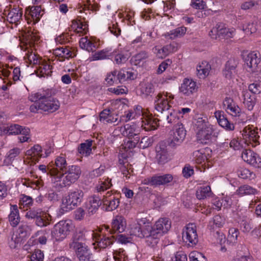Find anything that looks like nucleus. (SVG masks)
I'll return each mask as SVG.
<instances>
[{"instance_id": "16", "label": "nucleus", "mask_w": 261, "mask_h": 261, "mask_svg": "<svg viewBox=\"0 0 261 261\" xmlns=\"http://www.w3.org/2000/svg\"><path fill=\"white\" fill-rule=\"evenodd\" d=\"M242 158L245 162L255 167H261V158L250 149H243Z\"/></svg>"}, {"instance_id": "11", "label": "nucleus", "mask_w": 261, "mask_h": 261, "mask_svg": "<svg viewBox=\"0 0 261 261\" xmlns=\"http://www.w3.org/2000/svg\"><path fill=\"white\" fill-rule=\"evenodd\" d=\"M234 31L230 30L226 27L225 24L222 23H218L215 27L210 32L209 34L213 39H228L232 38Z\"/></svg>"}, {"instance_id": "23", "label": "nucleus", "mask_w": 261, "mask_h": 261, "mask_svg": "<svg viewBox=\"0 0 261 261\" xmlns=\"http://www.w3.org/2000/svg\"><path fill=\"white\" fill-rule=\"evenodd\" d=\"M85 236L82 231H76L74 233L72 242L69 243L70 248L74 251L78 250L84 247V246H87L85 242Z\"/></svg>"}, {"instance_id": "8", "label": "nucleus", "mask_w": 261, "mask_h": 261, "mask_svg": "<svg viewBox=\"0 0 261 261\" xmlns=\"http://www.w3.org/2000/svg\"><path fill=\"white\" fill-rule=\"evenodd\" d=\"M173 179V177L171 174H156L152 176L146 178L143 180L145 185H149L153 187H157L160 186H165L170 183Z\"/></svg>"}, {"instance_id": "27", "label": "nucleus", "mask_w": 261, "mask_h": 261, "mask_svg": "<svg viewBox=\"0 0 261 261\" xmlns=\"http://www.w3.org/2000/svg\"><path fill=\"white\" fill-rule=\"evenodd\" d=\"M80 261H95L94 256L88 246L74 251Z\"/></svg>"}, {"instance_id": "29", "label": "nucleus", "mask_w": 261, "mask_h": 261, "mask_svg": "<svg viewBox=\"0 0 261 261\" xmlns=\"http://www.w3.org/2000/svg\"><path fill=\"white\" fill-rule=\"evenodd\" d=\"M67 164L64 157L58 156L55 160V164L53 165L56 166V168H55L52 166L53 170H57L56 176L59 178L61 177V176H63L64 173L60 174V172H64L67 169Z\"/></svg>"}, {"instance_id": "56", "label": "nucleus", "mask_w": 261, "mask_h": 261, "mask_svg": "<svg viewBox=\"0 0 261 261\" xmlns=\"http://www.w3.org/2000/svg\"><path fill=\"white\" fill-rule=\"evenodd\" d=\"M228 233V240L232 243H236L237 242L238 237L240 233L239 230L237 228H231L229 229Z\"/></svg>"}, {"instance_id": "31", "label": "nucleus", "mask_w": 261, "mask_h": 261, "mask_svg": "<svg viewBox=\"0 0 261 261\" xmlns=\"http://www.w3.org/2000/svg\"><path fill=\"white\" fill-rule=\"evenodd\" d=\"M161 118L162 120H167L170 124H174L176 123V125H177L178 123H179L177 112L172 108L169 110L168 113L164 114Z\"/></svg>"}, {"instance_id": "37", "label": "nucleus", "mask_w": 261, "mask_h": 261, "mask_svg": "<svg viewBox=\"0 0 261 261\" xmlns=\"http://www.w3.org/2000/svg\"><path fill=\"white\" fill-rule=\"evenodd\" d=\"M196 194L199 200L210 197L212 195L211 188L209 186L200 187L197 190Z\"/></svg>"}, {"instance_id": "12", "label": "nucleus", "mask_w": 261, "mask_h": 261, "mask_svg": "<svg viewBox=\"0 0 261 261\" xmlns=\"http://www.w3.org/2000/svg\"><path fill=\"white\" fill-rule=\"evenodd\" d=\"M182 240L186 243L196 245L198 243V236L196 225L193 223H189L183 229Z\"/></svg>"}, {"instance_id": "4", "label": "nucleus", "mask_w": 261, "mask_h": 261, "mask_svg": "<svg viewBox=\"0 0 261 261\" xmlns=\"http://www.w3.org/2000/svg\"><path fill=\"white\" fill-rule=\"evenodd\" d=\"M186 130L182 123H178L175 126V129L167 140L168 145L172 148L179 146L185 140Z\"/></svg>"}, {"instance_id": "26", "label": "nucleus", "mask_w": 261, "mask_h": 261, "mask_svg": "<svg viewBox=\"0 0 261 261\" xmlns=\"http://www.w3.org/2000/svg\"><path fill=\"white\" fill-rule=\"evenodd\" d=\"M215 115L217 119L219 124L226 130H232L234 126L232 123L230 122L226 117L224 115V112L220 111H216Z\"/></svg>"}, {"instance_id": "41", "label": "nucleus", "mask_w": 261, "mask_h": 261, "mask_svg": "<svg viewBox=\"0 0 261 261\" xmlns=\"http://www.w3.org/2000/svg\"><path fill=\"white\" fill-rule=\"evenodd\" d=\"M236 192L237 194L240 196H244L251 194L254 195L257 193V191L255 188L249 185H244L239 187Z\"/></svg>"}, {"instance_id": "34", "label": "nucleus", "mask_w": 261, "mask_h": 261, "mask_svg": "<svg viewBox=\"0 0 261 261\" xmlns=\"http://www.w3.org/2000/svg\"><path fill=\"white\" fill-rule=\"evenodd\" d=\"M149 57L148 53L146 51H141L133 56L130 60V63L134 65H138L141 62H145Z\"/></svg>"}, {"instance_id": "60", "label": "nucleus", "mask_w": 261, "mask_h": 261, "mask_svg": "<svg viewBox=\"0 0 261 261\" xmlns=\"http://www.w3.org/2000/svg\"><path fill=\"white\" fill-rule=\"evenodd\" d=\"M140 137H136L134 139L127 138L126 142L124 143V148L131 149L136 147V145L139 143Z\"/></svg>"}, {"instance_id": "39", "label": "nucleus", "mask_w": 261, "mask_h": 261, "mask_svg": "<svg viewBox=\"0 0 261 261\" xmlns=\"http://www.w3.org/2000/svg\"><path fill=\"white\" fill-rule=\"evenodd\" d=\"M42 147L38 144L35 145L31 149L27 151V154L30 155L33 158V161L38 162L39 158H41Z\"/></svg>"}, {"instance_id": "6", "label": "nucleus", "mask_w": 261, "mask_h": 261, "mask_svg": "<svg viewBox=\"0 0 261 261\" xmlns=\"http://www.w3.org/2000/svg\"><path fill=\"white\" fill-rule=\"evenodd\" d=\"M244 62L249 68V71L261 73V67L259 64L261 62V55L257 51L250 52L244 57Z\"/></svg>"}, {"instance_id": "59", "label": "nucleus", "mask_w": 261, "mask_h": 261, "mask_svg": "<svg viewBox=\"0 0 261 261\" xmlns=\"http://www.w3.org/2000/svg\"><path fill=\"white\" fill-rule=\"evenodd\" d=\"M226 111L231 115L234 117H239L242 113L241 109L235 103L232 105V106L228 108Z\"/></svg>"}, {"instance_id": "58", "label": "nucleus", "mask_w": 261, "mask_h": 261, "mask_svg": "<svg viewBox=\"0 0 261 261\" xmlns=\"http://www.w3.org/2000/svg\"><path fill=\"white\" fill-rule=\"evenodd\" d=\"M190 261H206V258L202 254L197 252H191L189 254Z\"/></svg>"}, {"instance_id": "45", "label": "nucleus", "mask_w": 261, "mask_h": 261, "mask_svg": "<svg viewBox=\"0 0 261 261\" xmlns=\"http://www.w3.org/2000/svg\"><path fill=\"white\" fill-rule=\"evenodd\" d=\"M156 119H148L143 121L142 126L146 131L155 130L158 127V122Z\"/></svg>"}, {"instance_id": "2", "label": "nucleus", "mask_w": 261, "mask_h": 261, "mask_svg": "<svg viewBox=\"0 0 261 261\" xmlns=\"http://www.w3.org/2000/svg\"><path fill=\"white\" fill-rule=\"evenodd\" d=\"M197 140L202 144L210 143L213 138L217 137L216 133L206 117L196 116L194 121Z\"/></svg>"}, {"instance_id": "15", "label": "nucleus", "mask_w": 261, "mask_h": 261, "mask_svg": "<svg viewBox=\"0 0 261 261\" xmlns=\"http://www.w3.org/2000/svg\"><path fill=\"white\" fill-rule=\"evenodd\" d=\"M126 224L125 218L122 216L117 215L112 222L111 228L108 225L105 226V228L111 234L121 233L125 230Z\"/></svg>"}, {"instance_id": "24", "label": "nucleus", "mask_w": 261, "mask_h": 261, "mask_svg": "<svg viewBox=\"0 0 261 261\" xmlns=\"http://www.w3.org/2000/svg\"><path fill=\"white\" fill-rule=\"evenodd\" d=\"M102 203V201L98 196L93 195L89 197L86 203V208L88 214L92 215L95 213Z\"/></svg>"}, {"instance_id": "50", "label": "nucleus", "mask_w": 261, "mask_h": 261, "mask_svg": "<svg viewBox=\"0 0 261 261\" xmlns=\"http://www.w3.org/2000/svg\"><path fill=\"white\" fill-rule=\"evenodd\" d=\"M105 80L109 85H113L115 84H118L119 83L117 76V71L116 70H114L108 74Z\"/></svg>"}, {"instance_id": "32", "label": "nucleus", "mask_w": 261, "mask_h": 261, "mask_svg": "<svg viewBox=\"0 0 261 261\" xmlns=\"http://www.w3.org/2000/svg\"><path fill=\"white\" fill-rule=\"evenodd\" d=\"M122 135L129 139H134L136 137H140L139 133L135 125L129 124L124 125Z\"/></svg>"}, {"instance_id": "13", "label": "nucleus", "mask_w": 261, "mask_h": 261, "mask_svg": "<svg viewBox=\"0 0 261 261\" xmlns=\"http://www.w3.org/2000/svg\"><path fill=\"white\" fill-rule=\"evenodd\" d=\"M167 145V141H163L159 142L156 146L155 159L159 164L164 165L170 160Z\"/></svg>"}, {"instance_id": "43", "label": "nucleus", "mask_w": 261, "mask_h": 261, "mask_svg": "<svg viewBox=\"0 0 261 261\" xmlns=\"http://www.w3.org/2000/svg\"><path fill=\"white\" fill-rule=\"evenodd\" d=\"M186 31L187 28L186 27H179L168 33L166 36H169L171 39H174L176 37H180L183 36Z\"/></svg>"}, {"instance_id": "36", "label": "nucleus", "mask_w": 261, "mask_h": 261, "mask_svg": "<svg viewBox=\"0 0 261 261\" xmlns=\"http://www.w3.org/2000/svg\"><path fill=\"white\" fill-rule=\"evenodd\" d=\"M92 141L87 140L81 143L78 147V152L85 156H89L92 152Z\"/></svg>"}, {"instance_id": "17", "label": "nucleus", "mask_w": 261, "mask_h": 261, "mask_svg": "<svg viewBox=\"0 0 261 261\" xmlns=\"http://www.w3.org/2000/svg\"><path fill=\"white\" fill-rule=\"evenodd\" d=\"M142 236L140 238H146V242L149 245H154L157 243L158 233L155 232L153 227L151 226H145L141 229Z\"/></svg>"}, {"instance_id": "62", "label": "nucleus", "mask_w": 261, "mask_h": 261, "mask_svg": "<svg viewBox=\"0 0 261 261\" xmlns=\"http://www.w3.org/2000/svg\"><path fill=\"white\" fill-rule=\"evenodd\" d=\"M43 258L44 254L39 249H36L30 257L31 261H43Z\"/></svg>"}, {"instance_id": "10", "label": "nucleus", "mask_w": 261, "mask_h": 261, "mask_svg": "<svg viewBox=\"0 0 261 261\" xmlns=\"http://www.w3.org/2000/svg\"><path fill=\"white\" fill-rule=\"evenodd\" d=\"M257 130V128H255L253 126L245 128L242 134L243 142L247 145H251L253 147L258 145L260 137Z\"/></svg>"}, {"instance_id": "28", "label": "nucleus", "mask_w": 261, "mask_h": 261, "mask_svg": "<svg viewBox=\"0 0 261 261\" xmlns=\"http://www.w3.org/2000/svg\"><path fill=\"white\" fill-rule=\"evenodd\" d=\"M8 219L10 225L12 227H15L19 224L20 218L17 205H11L10 213L8 216Z\"/></svg>"}, {"instance_id": "47", "label": "nucleus", "mask_w": 261, "mask_h": 261, "mask_svg": "<svg viewBox=\"0 0 261 261\" xmlns=\"http://www.w3.org/2000/svg\"><path fill=\"white\" fill-rule=\"evenodd\" d=\"M40 214H43V211L40 208H30L25 213V217L28 219L35 220Z\"/></svg>"}, {"instance_id": "40", "label": "nucleus", "mask_w": 261, "mask_h": 261, "mask_svg": "<svg viewBox=\"0 0 261 261\" xmlns=\"http://www.w3.org/2000/svg\"><path fill=\"white\" fill-rule=\"evenodd\" d=\"M50 216L43 211V214L38 216L35 220V224L38 226L43 227L49 224Z\"/></svg>"}, {"instance_id": "14", "label": "nucleus", "mask_w": 261, "mask_h": 261, "mask_svg": "<svg viewBox=\"0 0 261 261\" xmlns=\"http://www.w3.org/2000/svg\"><path fill=\"white\" fill-rule=\"evenodd\" d=\"M239 61L234 58L229 59L225 63L222 70L223 76L227 79L234 78L238 74L237 67Z\"/></svg>"}, {"instance_id": "52", "label": "nucleus", "mask_w": 261, "mask_h": 261, "mask_svg": "<svg viewBox=\"0 0 261 261\" xmlns=\"http://www.w3.org/2000/svg\"><path fill=\"white\" fill-rule=\"evenodd\" d=\"M23 39L29 44H32L39 40V36L31 31L25 32L23 35Z\"/></svg>"}, {"instance_id": "54", "label": "nucleus", "mask_w": 261, "mask_h": 261, "mask_svg": "<svg viewBox=\"0 0 261 261\" xmlns=\"http://www.w3.org/2000/svg\"><path fill=\"white\" fill-rule=\"evenodd\" d=\"M248 92L253 94H260L261 93V83L255 82L250 84L248 86Z\"/></svg>"}, {"instance_id": "46", "label": "nucleus", "mask_w": 261, "mask_h": 261, "mask_svg": "<svg viewBox=\"0 0 261 261\" xmlns=\"http://www.w3.org/2000/svg\"><path fill=\"white\" fill-rule=\"evenodd\" d=\"M114 52H111L108 49H103L95 54L94 58L95 60H101L106 58H112L113 57Z\"/></svg>"}, {"instance_id": "33", "label": "nucleus", "mask_w": 261, "mask_h": 261, "mask_svg": "<svg viewBox=\"0 0 261 261\" xmlns=\"http://www.w3.org/2000/svg\"><path fill=\"white\" fill-rule=\"evenodd\" d=\"M257 28V22L255 19L246 22L242 26L243 31L248 35L256 33Z\"/></svg>"}, {"instance_id": "20", "label": "nucleus", "mask_w": 261, "mask_h": 261, "mask_svg": "<svg viewBox=\"0 0 261 261\" xmlns=\"http://www.w3.org/2000/svg\"><path fill=\"white\" fill-rule=\"evenodd\" d=\"M177 47L176 44L175 43H170L160 48L155 46L154 48V52L156 54L158 58L163 59L177 50Z\"/></svg>"}, {"instance_id": "18", "label": "nucleus", "mask_w": 261, "mask_h": 261, "mask_svg": "<svg viewBox=\"0 0 261 261\" xmlns=\"http://www.w3.org/2000/svg\"><path fill=\"white\" fill-rule=\"evenodd\" d=\"M155 232L158 233V239L166 233L171 228V222L167 218L160 219L153 226Z\"/></svg>"}, {"instance_id": "57", "label": "nucleus", "mask_w": 261, "mask_h": 261, "mask_svg": "<svg viewBox=\"0 0 261 261\" xmlns=\"http://www.w3.org/2000/svg\"><path fill=\"white\" fill-rule=\"evenodd\" d=\"M56 54L58 56H63L66 58L72 57L73 53L68 49L63 47L58 48L55 50Z\"/></svg>"}, {"instance_id": "30", "label": "nucleus", "mask_w": 261, "mask_h": 261, "mask_svg": "<svg viewBox=\"0 0 261 261\" xmlns=\"http://www.w3.org/2000/svg\"><path fill=\"white\" fill-rule=\"evenodd\" d=\"M244 97L243 103L245 107L249 111L253 110L256 103V97L255 95H251L250 93L247 90L242 92Z\"/></svg>"}, {"instance_id": "35", "label": "nucleus", "mask_w": 261, "mask_h": 261, "mask_svg": "<svg viewBox=\"0 0 261 261\" xmlns=\"http://www.w3.org/2000/svg\"><path fill=\"white\" fill-rule=\"evenodd\" d=\"M52 72L51 66L43 61L39 65L36 74L39 76L50 75Z\"/></svg>"}, {"instance_id": "53", "label": "nucleus", "mask_w": 261, "mask_h": 261, "mask_svg": "<svg viewBox=\"0 0 261 261\" xmlns=\"http://www.w3.org/2000/svg\"><path fill=\"white\" fill-rule=\"evenodd\" d=\"M38 168L43 173H46L50 176H56L57 174V170H53L52 165L50 164L47 167L44 165H40L38 166Z\"/></svg>"}, {"instance_id": "38", "label": "nucleus", "mask_w": 261, "mask_h": 261, "mask_svg": "<svg viewBox=\"0 0 261 261\" xmlns=\"http://www.w3.org/2000/svg\"><path fill=\"white\" fill-rule=\"evenodd\" d=\"M211 69V65L207 62H203L197 67V75L200 79L205 78L208 75Z\"/></svg>"}, {"instance_id": "61", "label": "nucleus", "mask_w": 261, "mask_h": 261, "mask_svg": "<svg viewBox=\"0 0 261 261\" xmlns=\"http://www.w3.org/2000/svg\"><path fill=\"white\" fill-rule=\"evenodd\" d=\"M141 229L142 228L140 224H135L130 228V234L140 238L142 236Z\"/></svg>"}, {"instance_id": "9", "label": "nucleus", "mask_w": 261, "mask_h": 261, "mask_svg": "<svg viewBox=\"0 0 261 261\" xmlns=\"http://www.w3.org/2000/svg\"><path fill=\"white\" fill-rule=\"evenodd\" d=\"M154 115L161 118L164 114L168 113L171 109V106L170 105L166 96H163L161 93H159L154 99Z\"/></svg>"}, {"instance_id": "21", "label": "nucleus", "mask_w": 261, "mask_h": 261, "mask_svg": "<svg viewBox=\"0 0 261 261\" xmlns=\"http://www.w3.org/2000/svg\"><path fill=\"white\" fill-rule=\"evenodd\" d=\"M102 203L106 206L107 211H112L116 209L120 203L118 198L113 196L110 192H108L106 195L103 196Z\"/></svg>"}, {"instance_id": "7", "label": "nucleus", "mask_w": 261, "mask_h": 261, "mask_svg": "<svg viewBox=\"0 0 261 261\" xmlns=\"http://www.w3.org/2000/svg\"><path fill=\"white\" fill-rule=\"evenodd\" d=\"M64 172V174L66 175L63 177L62 182L60 184L62 187L70 186L74 183L80 177L81 170L79 166L72 165L67 168Z\"/></svg>"}, {"instance_id": "42", "label": "nucleus", "mask_w": 261, "mask_h": 261, "mask_svg": "<svg viewBox=\"0 0 261 261\" xmlns=\"http://www.w3.org/2000/svg\"><path fill=\"white\" fill-rule=\"evenodd\" d=\"M117 76L120 83H122L127 80H134L135 79L134 72L124 69H121L117 72Z\"/></svg>"}, {"instance_id": "25", "label": "nucleus", "mask_w": 261, "mask_h": 261, "mask_svg": "<svg viewBox=\"0 0 261 261\" xmlns=\"http://www.w3.org/2000/svg\"><path fill=\"white\" fill-rule=\"evenodd\" d=\"M116 240L115 237L112 234L107 236L106 234L102 236H99L95 238V243L97 247L100 249H105L113 244Z\"/></svg>"}, {"instance_id": "55", "label": "nucleus", "mask_w": 261, "mask_h": 261, "mask_svg": "<svg viewBox=\"0 0 261 261\" xmlns=\"http://www.w3.org/2000/svg\"><path fill=\"white\" fill-rule=\"evenodd\" d=\"M33 202V200L32 197L29 196L23 195L19 200V204L20 208H22V206H23V208L25 206L29 207L32 205Z\"/></svg>"}, {"instance_id": "5", "label": "nucleus", "mask_w": 261, "mask_h": 261, "mask_svg": "<svg viewBox=\"0 0 261 261\" xmlns=\"http://www.w3.org/2000/svg\"><path fill=\"white\" fill-rule=\"evenodd\" d=\"M72 227L70 221H60L54 226L51 231L52 237L57 241H62L66 237Z\"/></svg>"}, {"instance_id": "1", "label": "nucleus", "mask_w": 261, "mask_h": 261, "mask_svg": "<svg viewBox=\"0 0 261 261\" xmlns=\"http://www.w3.org/2000/svg\"><path fill=\"white\" fill-rule=\"evenodd\" d=\"M29 99L35 102L30 108L31 112L33 113L37 112L38 110L53 113L60 107V102L57 99L51 96H46L39 93L32 94L29 97Z\"/></svg>"}, {"instance_id": "49", "label": "nucleus", "mask_w": 261, "mask_h": 261, "mask_svg": "<svg viewBox=\"0 0 261 261\" xmlns=\"http://www.w3.org/2000/svg\"><path fill=\"white\" fill-rule=\"evenodd\" d=\"M240 226L244 232H249L252 228L251 220L246 217L241 220Z\"/></svg>"}, {"instance_id": "51", "label": "nucleus", "mask_w": 261, "mask_h": 261, "mask_svg": "<svg viewBox=\"0 0 261 261\" xmlns=\"http://www.w3.org/2000/svg\"><path fill=\"white\" fill-rule=\"evenodd\" d=\"M112 186L111 180L107 177L103 181H100L96 188L98 192H101L109 189Z\"/></svg>"}, {"instance_id": "22", "label": "nucleus", "mask_w": 261, "mask_h": 261, "mask_svg": "<svg viewBox=\"0 0 261 261\" xmlns=\"http://www.w3.org/2000/svg\"><path fill=\"white\" fill-rule=\"evenodd\" d=\"M196 83L192 79H185L181 86L179 87L180 92L189 96L197 91Z\"/></svg>"}, {"instance_id": "19", "label": "nucleus", "mask_w": 261, "mask_h": 261, "mask_svg": "<svg viewBox=\"0 0 261 261\" xmlns=\"http://www.w3.org/2000/svg\"><path fill=\"white\" fill-rule=\"evenodd\" d=\"M4 12L7 16V20L10 23L17 24V22L22 18V9L18 7L13 8L11 10H5Z\"/></svg>"}, {"instance_id": "48", "label": "nucleus", "mask_w": 261, "mask_h": 261, "mask_svg": "<svg viewBox=\"0 0 261 261\" xmlns=\"http://www.w3.org/2000/svg\"><path fill=\"white\" fill-rule=\"evenodd\" d=\"M238 176L242 179H253L255 177V174L248 169L242 168L238 171Z\"/></svg>"}, {"instance_id": "44", "label": "nucleus", "mask_w": 261, "mask_h": 261, "mask_svg": "<svg viewBox=\"0 0 261 261\" xmlns=\"http://www.w3.org/2000/svg\"><path fill=\"white\" fill-rule=\"evenodd\" d=\"M3 129V132L4 134L8 135H18L19 133H20V129L21 126L18 124H12L9 126H3L0 127V129Z\"/></svg>"}, {"instance_id": "63", "label": "nucleus", "mask_w": 261, "mask_h": 261, "mask_svg": "<svg viewBox=\"0 0 261 261\" xmlns=\"http://www.w3.org/2000/svg\"><path fill=\"white\" fill-rule=\"evenodd\" d=\"M115 53L114 51H113ZM115 58V61L117 64H121L125 63L128 60V57L127 55L123 54H115L113 53V57Z\"/></svg>"}, {"instance_id": "3", "label": "nucleus", "mask_w": 261, "mask_h": 261, "mask_svg": "<svg viewBox=\"0 0 261 261\" xmlns=\"http://www.w3.org/2000/svg\"><path fill=\"white\" fill-rule=\"evenodd\" d=\"M84 193L82 190L76 189L70 191L62 200L61 209L63 211L68 212L79 205L83 200Z\"/></svg>"}, {"instance_id": "64", "label": "nucleus", "mask_w": 261, "mask_h": 261, "mask_svg": "<svg viewBox=\"0 0 261 261\" xmlns=\"http://www.w3.org/2000/svg\"><path fill=\"white\" fill-rule=\"evenodd\" d=\"M194 160L197 164H202L206 159V155L199 150L193 152Z\"/></svg>"}]
</instances>
